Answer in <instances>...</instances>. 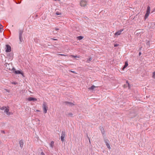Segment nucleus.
<instances>
[{"label": "nucleus", "instance_id": "4c0bfd02", "mask_svg": "<svg viewBox=\"0 0 155 155\" xmlns=\"http://www.w3.org/2000/svg\"><path fill=\"white\" fill-rule=\"evenodd\" d=\"M38 120L39 121H40V120Z\"/></svg>", "mask_w": 155, "mask_h": 155}, {"label": "nucleus", "instance_id": "412c9836", "mask_svg": "<svg viewBox=\"0 0 155 155\" xmlns=\"http://www.w3.org/2000/svg\"><path fill=\"white\" fill-rule=\"evenodd\" d=\"M104 141L105 143H106V144L107 143H109V141L108 140L105 139L104 140Z\"/></svg>", "mask_w": 155, "mask_h": 155}, {"label": "nucleus", "instance_id": "cd10ccee", "mask_svg": "<svg viewBox=\"0 0 155 155\" xmlns=\"http://www.w3.org/2000/svg\"><path fill=\"white\" fill-rule=\"evenodd\" d=\"M126 82V83H127V84L128 85V86H129V83H128V82L127 81Z\"/></svg>", "mask_w": 155, "mask_h": 155}, {"label": "nucleus", "instance_id": "a211bd4d", "mask_svg": "<svg viewBox=\"0 0 155 155\" xmlns=\"http://www.w3.org/2000/svg\"><path fill=\"white\" fill-rule=\"evenodd\" d=\"M77 38L79 40H81L83 38V37L81 36L78 37H77Z\"/></svg>", "mask_w": 155, "mask_h": 155}, {"label": "nucleus", "instance_id": "b1692460", "mask_svg": "<svg viewBox=\"0 0 155 155\" xmlns=\"http://www.w3.org/2000/svg\"><path fill=\"white\" fill-rule=\"evenodd\" d=\"M58 55H60L63 56H67V55H64V54H58Z\"/></svg>", "mask_w": 155, "mask_h": 155}, {"label": "nucleus", "instance_id": "e433bc0d", "mask_svg": "<svg viewBox=\"0 0 155 155\" xmlns=\"http://www.w3.org/2000/svg\"><path fill=\"white\" fill-rule=\"evenodd\" d=\"M54 40H57V39H54Z\"/></svg>", "mask_w": 155, "mask_h": 155}, {"label": "nucleus", "instance_id": "f704fd0d", "mask_svg": "<svg viewBox=\"0 0 155 155\" xmlns=\"http://www.w3.org/2000/svg\"><path fill=\"white\" fill-rule=\"evenodd\" d=\"M69 115H72V114H69Z\"/></svg>", "mask_w": 155, "mask_h": 155}, {"label": "nucleus", "instance_id": "9b49d317", "mask_svg": "<svg viewBox=\"0 0 155 155\" xmlns=\"http://www.w3.org/2000/svg\"><path fill=\"white\" fill-rule=\"evenodd\" d=\"M19 144L20 147L22 148L24 144V142L22 140H21L19 141Z\"/></svg>", "mask_w": 155, "mask_h": 155}, {"label": "nucleus", "instance_id": "5701e85b", "mask_svg": "<svg viewBox=\"0 0 155 155\" xmlns=\"http://www.w3.org/2000/svg\"><path fill=\"white\" fill-rule=\"evenodd\" d=\"M119 44H117V43H116L115 44H114V46L116 47H117L118 46H119Z\"/></svg>", "mask_w": 155, "mask_h": 155}, {"label": "nucleus", "instance_id": "f3484780", "mask_svg": "<svg viewBox=\"0 0 155 155\" xmlns=\"http://www.w3.org/2000/svg\"><path fill=\"white\" fill-rule=\"evenodd\" d=\"M70 57H72V58H80V57L79 56H74L73 55H71L70 56Z\"/></svg>", "mask_w": 155, "mask_h": 155}, {"label": "nucleus", "instance_id": "2eb2a0df", "mask_svg": "<svg viewBox=\"0 0 155 155\" xmlns=\"http://www.w3.org/2000/svg\"><path fill=\"white\" fill-rule=\"evenodd\" d=\"M3 26L1 24H0V32H2L3 31Z\"/></svg>", "mask_w": 155, "mask_h": 155}, {"label": "nucleus", "instance_id": "1a4fd4ad", "mask_svg": "<svg viewBox=\"0 0 155 155\" xmlns=\"http://www.w3.org/2000/svg\"><path fill=\"white\" fill-rule=\"evenodd\" d=\"M11 47L8 45H6V52H9L11 51Z\"/></svg>", "mask_w": 155, "mask_h": 155}, {"label": "nucleus", "instance_id": "dca6fc26", "mask_svg": "<svg viewBox=\"0 0 155 155\" xmlns=\"http://www.w3.org/2000/svg\"><path fill=\"white\" fill-rule=\"evenodd\" d=\"M19 37H22V34H23V31H19Z\"/></svg>", "mask_w": 155, "mask_h": 155}, {"label": "nucleus", "instance_id": "423d86ee", "mask_svg": "<svg viewBox=\"0 0 155 155\" xmlns=\"http://www.w3.org/2000/svg\"><path fill=\"white\" fill-rule=\"evenodd\" d=\"M26 100L27 101H37V99L35 98H34V97H28L27 98V99H26Z\"/></svg>", "mask_w": 155, "mask_h": 155}, {"label": "nucleus", "instance_id": "7c9ffc66", "mask_svg": "<svg viewBox=\"0 0 155 155\" xmlns=\"http://www.w3.org/2000/svg\"><path fill=\"white\" fill-rule=\"evenodd\" d=\"M141 52H139V56H140V55H141Z\"/></svg>", "mask_w": 155, "mask_h": 155}, {"label": "nucleus", "instance_id": "c9c22d12", "mask_svg": "<svg viewBox=\"0 0 155 155\" xmlns=\"http://www.w3.org/2000/svg\"><path fill=\"white\" fill-rule=\"evenodd\" d=\"M1 141H0V144H1Z\"/></svg>", "mask_w": 155, "mask_h": 155}, {"label": "nucleus", "instance_id": "6ab92c4d", "mask_svg": "<svg viewBox=\"0 0 155 155\" xmlns=\"http://www.w3.org/2000/svg\"><path fill=\"white\" fill-rule=\"evenodd\" d=\"M91 60H92V58H89L87 60V62H89Z\"/></svg>", "mask_w": 155, "mask_h": 155}, {"label": "nucleus", "instance_id": "ddd939ff", "mask_svg": "<svg viewBox=\"0 0 155 155\" xmlns=\"http://www.w3.org/2000/svg\"><path fill=\"white\" fill-rule=\"evenodd\" d=\"M54 142L53 141H51L50 144V147L52 148L54 146Z\"/></svg>", "mask_w": 155, "mask_h": 155}, {"label": "nucleus", "instance_id": "c85d7f7f", "mask_svg": "<svg viewBox=\"0 0 155 155\" xmlns=\"http://www.w3.org/2000/svg\"><path fill=\"white\" fill-rule=\"evenodd\" d=\"M12 83L13 84H16L17 83H16V82H13Z\"/></svg>", "mask_w": 155, "mask_h": 155}, {"label": "nucleus", "instance_id": "bb28decb", "mask_svg": "<svg viewBox=\"0 0 155 155\" xmlns=\"http://www.w3.org/2000/svg\"><path fill=\"white\" fill-rule=\"evenodd\" d=\"M54 30H56L57 31H58L59 30V29L58 28H56L54 29Z\"/></svg>", "mask_w": 155, "mask_h": 155}, {"label": "nucleus", "instance_id": "c756f323", "mask_svg": "<svg viewBox=\"0 0 155 155\" xmlns=\"http://www.w3.org/2000/svg\"><path fill=\"white\" fill-rule=\"evenodd\" d=\"M53 32L54 33H57V32H55V30H53Z\"/></svg>", "mask_w": 155, "mask_h": 155}, {"label": "nucleus", "instance_id": "2f4dec72", "mask_svg": "<svg viewBox=\"0 0 155 155\" xmlns=\"http://www.w3.org/2000/svg\"><path fill=\"white\" fill-rule=\"evenodd\" d=\"M36 111L37 112H40V110H36Z\"/></svg>", "mask_w": 155, "mask_h": 155}, {"label": "nucleus", "instance_id": "aec40b11", "mask_svg": "<svg viewBox=\"0 0 155 155\" xmlns=\"http://www.w3.org/2000/svg\"><path fill=\"white\" fill-rule=\"evenodd\" d=\"M152 77L153 78H155V71L153 73Z\"/></svg>", "mask_w": 155, "mask_h": 155}, {"label": "nucleus", "instance_id": "4be33fe9", "mask_svg": "<svg viewBox=\"0 0 155 155\" xmlns=\"http://www.w3.org/2000/svg\"><path fill=\"white\" fill-rule=\"evenodd\" d=\"M19 39H20V41L21 42H22L23 41L22 37H19Z\"/></svg>", "mask_w": 155, "mask_h": 155}, {"label": "nucleus", "instance_id": "393cba45", "mask_svg": "<svg viewBox=\"0 0 155 155\" xmlns=\"http://www.w3.org/2000/svg\"><path fill=\"white\" fill-rule=\"evenodd\" d=\"M40 155H45V154L43 152H41Z\"/></svg>", "mask_w": 155, "mask_h": 155}, {"label": "nucleus", "instance_id": "f8f14e48", "mask_svg": "<svg viewBox=\"0 0 155 155\" xmlns=\"http://www.w3.org/2000/svg\"><path fill=\"white\" fill-rule=\"evenodd\" d=\"M97 87H96L94 85H92L91 86V87H89L88 88V89L90 90H93L95 88Z\"/></svg>", "mask_w": 155, "mask_h": 155}, {"label": "nucleus", "instance_id": "f03ea898", "mask_svg": "<svg viewBox=\"0 0 155 155\" xmlns=\"http://www.w3.org/2000/svg\"><path fill=\"white\" fill-rule=\"evenodd\" d=\"M42 107L44 113L45 114L46 113H47V110L48 109V107L47 103L45 102H44L43 103Z\"/></svg>", "mask_w": 155, "mask_h": 155}, {"label": "nucleus", "instance_id": "4468645a", "mask_svg": "<svg viewBox=\"0 0 155 155\" xmlns=\"http://www.w3.org/2000/svg\"><path fill=\"white\" fill-rule=\"evenodd\" d=\"M106 145L108 149L110 150L111 149V148L109 143H107Z\"/></svg>", "mask_w": 155, "mask_h": 155}, {"label": "nucleus", "instance_id": "9d476101", "mask_svg": "<svg viewBox=\"0 0 155 155\" xmlns=\"http://www.w3.org/2000/svg\"><path fill=\"white\" fill-rule=\"evenodd\" d=\"M128 65V63L127 61H125V65L122 68V70L123 71H124V69L127 67Z\"/></svg>", "mask_w": 155, "mask_h": 155}, {"label": "nucleus", "instance_id": "20e7f679", "mask_svg": "<svg viewBox=\"0 0 155 155\" xmlns=\"http://www.w3.org/2000/svg\"><path fill=\"white\" fill-rule=\"evenodd\" d=\"M12 71H13V73H14L16 74H20L21 75H22L23 76L24 74L21 70H16L14 68H12Z\"/></svg>", "mask_w": 155, "mask_h": 155}, {"label": "nucleus", "instance_id": "473e14b6", "mask_svg": "<svg viewBox=\"0 0 155 155\" xmlns=\"http://www.w3.org/2000/svg\"><path fill=\"white\" fill-rule=\"evenodd\" d=\"M155 12V7L154 9H153V11L152 12Z\"/></svg>", "mask_w": 155, "mask_h": 155}, {"label": "nucleus", "instance_id": "f257e3e1", "mask_svg": "<svg viewBox=\"0 0 155 155\" xmlns=\"http://www.w3.org/2000/svg\"><path fill=\"white\" fill-rule=\"evenodd\" d=\"M0 109L4 111V112L8 115H10L13 114L12 112L9 111V107L8 106L0 107Z\"/></svg>", "mask_w": 155, "mask_h": 155}, {"label": "nucleus", "instance_id": "0eeeda50", "mask_svg": "<svg viewBox=\"0 0 155 155\" xmlns=\"http://www.w3.org/2000/svg\"><path fill=\"white\" fill-rule=\"evenodd\" d=\"M123 31V29H121L120 30H119L117 31L116 32H115L114 35L115 36L119 35H121V32Z\"/></svg>", "mask_w": 155, "mask_h": 155}, {"label": "nucleus", "instance_id": "72a5a7b5", "mask_svg": "<svg viewBox=\"0 0 155 155\" xmlns=\"http://www.w3.org/2000/svg\"><path fill=\"white\" fill-rule=\"evenodd\" d=\"M56 14H57V15H60V14H57V12H56Z\"/></svg>", "mask_w": 155, "mask_h": 155}, {"label": "nucleus", "instance_id": "7ed1b4c3", "mask_svg": "<svg viewBox=\"0 0 155 155\" xmlns=\"http://www.w3.org/2000/svg\"><path fill=\"white\" fill-rule=\"evenodd\" d=\"M150 7L149 6H148L147 8L146 13L145 14L144 17V20H145L149 16L150 13Z\"/></svg>", "mask_w": 155, "mask_h": 155}, {"label": "nucleus", "instance_id": "a878e982", "mask_svg": "<svg viewBox=\"0 0 155 155\" xmlns=\"http://www.w3.org/2000/svg\"><path fill=\"white\" fill-rule=\"evenodd\" d=\"M71 72H72V73H75V74H76V73L74 71H70Z\"/></svg>", "mask_w": 155, "mask_h": 155}, {"label": "nucleus", "instance_id": "39448f33", "mask_svg": "<svg viewBox=\"0 0 155 155\" xmlns=\"http://www.w3.org/2000/svg\"><path fill=\"white\" fill-rule=\"evenodd\" d=\"M80 5L81 6L85 7L87 5V2L85 0H82L80 2Z\"/></svg>", "mask_w": 155, "mask_h": 155}, {"label": "nucleus", "instance_id": "6e6552de", "mask_svg": "<svg viewBox=\"0 0 155 155\" xmlns=\"http://www.w3.org/2000/svg\"><path fill=\"white\" fill-rule=\"evenodd\" d=\"M65 136V132H62L61 134V141L63 142L64 141V138Z\"/></svg>", "mask_w": 155, "mask_h": 155}]
</instances>
